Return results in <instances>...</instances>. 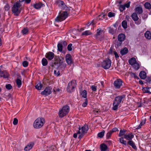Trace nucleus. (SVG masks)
<instances>
[{"label":"nucleus","instance_id":"nucleus-28","mask_svg":"<svg viewBox=\"0 0 151 151\" xmlns=\"http://www.w3.org/2000/svg\"><path fill=\"white\" fill-rule=\"evenodd\" d=\"M118 141L122 144L124 145L125 146L127 145V142L126 141L124 140V138L123 137H121L119 138V139Z\"/></svg>","mask_w":151,"mask_h":151},{"label":"nucleus","instance_id":"nucleus-6","mask_svg":"<svg viewBox=\"0 0 151 151\" xmlns=\"http://www.w3.org/2000/svg\"><path fill=\"white\" fill-rule=\"evenodd\" d=\"M76 83L75 81H72L68 84L67 90L68 92L71 93L74 91V88L76 87Z\"/></svg>","mask_w":151,"mask_h":151},{"label":"nucleus","instance_id":"nucleus-49","mask_svg":"<svg viewBox=\"0 0 151 151\" xmlns=\"http://www.w3.org/2000/svg\"><path fill=\"white\" fill-rule=\"evenodd\" d=\"M22 64L24 67H26L28 66V63L27 61H24L23 62Z\"/></svg>","mask_w":151,"mask_h":151},{"label":"nucleus","instance_id":"nucleus-42","mask_svg":"<svg viewBox=\"0 0 151 151\" xmlns=\"http://www.w3.org/2000/svg\"><path fill=\"white\" fill-rule=\"evenodd\" d=\"M82 96L84 98H86L87 96V93L86 90H84L81 94Z\"/></svg>","mask_w":151,"mask_h":151},{"label":"nucleus","instance_id":"nucleus-45","mask_svg":"<svg viewBox=\"0 0 151 151\" xmlns=\"http://www.w3.org/2000/svg\"><path fill=\"white\" fill-rule=\"evenodd\" d=\"M130 74L132 77H133L135 79H139L138 77L135 74V73H131Z\"/></svg>","mask_w":151,"mask_h":151},{"label":"nucleus","instance_id":"nucleus-30","mask_svg":"<svg viewBox=\"0 0 151 151\" xmlns=\"http://www.w3.org/2000/svg\"><path fill=\"white\" fill-rule=\"evenodd\" d=\"M151 88L148 87V88H143V91L144 93H148L150 94L151 93V92L150 91L149 89H151Z\"/></svg>","mask_w":151,"mask_h":151},{"label":"nucleus","instance_id":"nucleus-5","mask_svg":"<svg viewBox=\"0 0 151 151\" xmlns=\"http://www.w3.org/2000/svg\"><path fill=\"white\" fill-rule=\"evenodd\" d=\"M20 4L19 3H16L14 5L12 8V12L16 16H18L21 10L19 9Z\"/></svg>","mask_w":151,"mask_h":151},{"label":"nucleus","instance_id":"nucleus-60","mask_svg":"<svg viewBox=\"0 0 151 151\" xmlns=\"http://www.w3.org/2000/svg\"><path fill=\"white\" fill-rule=\"evenodd\" d=\"M118 130L117 128L115 127L113 128L111 130V131L112 132V133L113 132H115L116 131H118Z\"/></svg>","mask_w":151,"mask_h":151},{"label":"nucleus","instance_id":"nucleus-41","mask_svg":"<svg viewBox=\"0 0 151 151\" xmlns=\"http://www.w3.org/2000/svg\"><path fill=\"white\" fill-rule=\"evenodd\" d=\"M66 66V64L65 63H62L60 65V68L63 70H64Z\"/></svg>","mask_w":151,"mask_h":151},{"label":"nucleus","instance_id":"nucleus-24","mask_svg":"<svg viewBox=\"0 0 151 151\" xmlns=\"http://www.w3.org/2000/svg\"><path fill=\"white\" fill-rule=\"evenodd\" d=\"M145 37L148 40H150L151 39V33L149 31H147L145 34Z\"/></svg>","mask_w":151,"mask_h":151},{"label":"nucleus","instance_id":"nucleus-12","mask_svg":"<svg viewBox=\"0 0 151 151\" xmlns=\"http://www.w3.org/2000/svg\"><path fill=\"white\" fill-rule=\"evenodd\" d=\"M51 88L50 87L46 88L45 90L41 92V94L43 95L47 96L51 93Z\"/></svg>","mask_w":151,"mask_h":151},{"label":"nucleus","instance_id":"nucleus-61","mask_svg":"<svg viewBox=\"0 0 151 151\" xmlns=\"http://www.w3.org/2000/svg\"><path fill=\"white\" fill-rule=\"evenodd\" d=\"M114 55H115V58H118L119 57V56L118 55V54H117V52L116 51H114Z\"/></svg>","mask_w":151,"mask_h":151},{"label":"nucleus","instance_id":"nucleus-47","mask_svg":"<svg viewBox=\"0 0 151 151\" xmlns=\"http://www.w3.org/2000/svg\"><path fill=\"white\" fill-rule=\"evenodd\" d=\"M122 41H119L117 42L115 44V46L118 47L120 46L122 44Z\"/></svg>","mask_w":151,"mask_h":151},{"label":"nucleus","instance_id":"nucleus-7","mask_svg":"<svg viewBox=\"0 0 151 151\" xmlns=\"http://www.w3.org/2000/svg\"><path fill=\"white\" fill-rule=\"evenodd\" d=\"M111 65V61L109 59L104 60L101 64V67L105 69L110 68Z\"/></svg>","mask_w":151,"mask_h":151},{"label":"nucleus","instance_id":"nucleus-15","mask_svg":"<svg viewBox=\"0 0 151 151\" xmlns=\"http://www.w3.org/2000/svg\"><path fill=\"white\" fill-rule=\"evenodd\" d=\"M134 137V135L132 133H130L128 134H125L124 135V138L129 140H131Z\"/></svg>","mask_w":151,"mask_h":151},{"label":"nucleus","instance_id":"nucleus-14","mask_svg":"<svg viewBox=\"0 0 151 151\" xmlns=\"http://www.w3.org/2000/svg\"><path fill=\"white\" fill-rule=\"evenodd\" d=\"M54 56V54L52 52H49L46 53V57L47 58L48 60H51L53 58Z\"/></svg>","mask_w":151,"mask_h":151},{"label":"nucleus","instance_id":"nucleus-13","mask_svg":"<svg viewBox=\"0 0 151 151\" xmlns=\"http://www.w3.org/2000/svg\"><path fill=\"white\" fill-rule=\"evenodd\" d=\"M65 60L66 63L69 65H71L73 63L72 56L70 54H67L66 55Z\"/></svg>","mask_w":151,"mask_h":151},{"label":"nucleus","instance_id":"nucleus-43","mask_svg":"<svg viewBox=\"0 0 151 151\" xmlns=\"http://www.w3.org/2000/svg\"><path fill=\"white\" fill-rule=\"evenodd\" d=\"M112 133H113L111 130L108 132L106 135L107 139H109Z\"/></svg>","mask_w":151,"mask_h":151},{"label":"nucleus","instance_id":"nucleus-33","mask_svg":"<svg viewBox=\"0 0 151 151\" xmlns=\"http://www.w3.org/2000/svg\"><path fill=\"white\" fill-rule=\"evenodd\" d=\"M144 6L147 9H151V5L149 2H146L144 4Z\"/></svg>","mask_w":151,"mask_h":151},{"label":"nucleus","instance_id":"nucleus-55","mask_svg":"<svg viewBox=\"0 0 151 151\" xmlns=\"http://www.w3.org/2000/svg\"><path fill=\"white\" fill-rule=\"evenodd\" d=\"M97 87L94 86H92L91 87V88L93 91H96L97 89Z\"/></svg>","mask_w":151,"mask_h":151},{"label":"nucleus","instance_id":"nucleus-18","mask_svg":"<svg viewBox=\"0 0 151 151\" xmlns=\"http://www.w3.org/2000/svg\"><path fill=\"white\" fill-rule=\"evenodd\" d=\"M33 143L30 142L24 148L25 150L27 151L31 149L33 146Z\"/></svg>","mask_w":151,"mask_h":151},{"label":"nucleus","instance_id":"nucleus-32","mask_svg":"<svg viewBox=\"0 0 151 151\" xmlns=\"http://www.w3.org/2000/svg\"><path fill=\"white\" fill-rule=\"evenodd\" d=\"M16 83L18 88H19L22 85V81L19 78H17L16 81Z\"/></svg>","mask_w":151,"mask_h":151},{"label":"nucleus","instance_id":"nucleus-34","mask_svg":"<svg viewBox=\"0 0 151 151\" xmlns=\"http://www.w3.org/2000/svg\"><path fill=\"white\" fill-rule=\"evenodd\" d=\"M42 86V85L40 83H39L35 86V87L37 89L40 90L41 89Z\"/></svg>","mask_w":151,"mask_h":151},{"label":"nucleus","instance_id":"nucleus-23","mask_svg":"<svg viewBox=\"0 0 151 151\" xmlns=\"http://www.w3.org/2000/svg\"><path fill=\"white\" fill-rule=\"evenodd\" d=\"M139 76L142 79H144L146 77V73L144 71H141L139 74Z\"/></svg>","mask_w":151,"mask_h":151},{"label":"nucleus","instance_id":"nucleus-35","mask_svg":"<svg viewBox=\"0 0 151 151\" xmlns=\"http://www.w3.org/2000/svg\"><path fill=\"white\" fill-rule=\"evenodd\" d=\"M91 33L89 31L87 30L83 32L82 34V35L87 36L91 35Z\"/></svg>","mask_w":151,"mask_h":151},{"label":"nucleus","instance_id":"nucleus-2","mask_svg":"<svg viewBox=\"0 0 151 151\" xmlns=\"http://www.w3.org/2000/svg\"><path fill=\"white\" fill-rule=\"evenodd\" d=\"M45 122L44 118L39 117L33 123V126L34 128L38 129L41 128Z\"/></svg>","mask_w":151,"mask_h":151},{"label":"nucleus","instance_id":"nucleus-25","mask_svg":"<svg viewBox=\"0 0 151 151\" xmlns=\"http://www.w3.org/2000/svg\"><path fill=\"white\" fill-rule=\"evenodd\" d=\"M100 146L101 151H105L107 149V147L105 144H101Z\"/></svg>","mask_w":151,"mask_h":151},{"label":"nucleus","instance_id":"nucleus-27","mask_svg":"<svg viewBox=\"0 0 151 151\" xmlns=\"http://www.w3.org/2000/svg\"><path fill=\"white\" fill-rule=\"evenodd\" d=\"M109 32L112 35H114L116 32V30L111 27H108Z\"/></svg>","mask_w":151,"mask_h":151},{"label":"nucleus","instance_id":"nucleus-36","mask_svg":"<svg viewBox=\"0 0 151 151\" xmlns=\"http://www.w3.org/2000/svg\"><path fill=\"white\" fill-rule=\"evenodd\" d=\"M42 65L44 66H46L47 64V61L45 58H43L42 60Z\"/></svg>","mask_w":151,"mask_h":151},{"label":"nucleus","instance_id":"nucleus-52","mask_svg":"<svg viewBox=\"0 0 151 151\" xmlns=\"http://www.w3.org/2000/svg\"><path fill=\"white\" fill-rule=\"evenodd\" d=\"M18 120L16 118H14V121H13V124H14V125H17L18 123Z\"/></svg>","mask_w":151,"mask_h":151},{"label":"nucleus","instance_id":"nucleus-56","mask_svg":"<svg viewBox=\"0 0 151 151\" xmlns=\"http://www.w3.org/2000/svg\"><path fill=\"white\" fill-rule=\"evenodd\" d=\"M54 74L55 75H56L57 76H58L60 75V73L59 71H58L57 72L56 70H54Z\"/></svg>","mask_w":151,"mask_h":151},{"label":"nucleus","instance_id":"nucleus-4","mask_svg":"<svg viewBox=\"0 0 151 151\" xmlns=\"http://www.w3.org/2000/svg\"><path fill=\"white\" fill-rule=\"evenodd\" d=\"M68 14L67 12L64 11L60 13L59 15L55 19L56 22H59L65 20L67 17Z\"/></svg>","mask_w":151,"mask_h":151},{"label":"nucleus","instance_id":"nucleus-63","mask_svg":"<svg viewBox=\"0 0 151 151\" xmlns=\"http://www.w3.org/2000/svg\"><path fill=\"white\" fill-rule=\"evenodd\" d=\"M146 80L147 82L150 83L151 81L150 78V77H148L147 78Z\"/></svg>","mask_w":151,"mask_h":151},{"label":"nucleus","instance_id":"nucleus-40","mask_svg":"<svg viewBox=\"0 0 151 151\" xmlns=\"http://www.w3.org/2000/svg\"><path fill=\"white\" fill-rule=\"evenodd\" d=\"M126 132L125 130H122L120 131L118 135L119 137H121L124 135H125V134Z\"/></svg>","mask_w":151,"mask_h":151},{"label":"nucleus","instance_id":"nucleus-19","mask_svg":"<svg viewBox=\"0 0 151 151\" xmlns=\"http://www.w3.org/2000/svg\"><path fill=\"white\" fill-rule=\"evenodd\" d=\"M58 6L64 9L65 5L63 1L58 0L56 2Z\"/></svg>","mask_w":151,"mask_h":151},{"label":"nucleus","instance_id":"nucleus-48","mask_svg":"<svg viewBox=\"0 0 151 151\" xmlns=\"http://www.w3.org/2000/svg\"><path fill=\"white\" fill-rule=\"evenodd\" d=\"M104 131H102V132H101L99 133L98 134V137L100 138L102 137L104 135Z\"/></svg>","mask_w":151,"mask_h":151},{"label":"nucleus","instance_id":"nucleus-59","mask_svg":"<svg viewBox=\"0 0 151 151\" xmlns=\"http://www.w3.org/2000/svg\"><path fill=\"white\" fill-rule=\"evenodd\" d=\"M10 6H9L8 4H6L4 6V8L5 10L8 11L9 9Z\"/></svg>","mask_w":151,"mask_h":151},{"label":"nucleus","instance_id":"nucleus-1","mask_svg":"<svg viewBox=\"0 0 151 151\" xmlns=\"http://www.w3.org/2000/svg\"><path fill=\"white\" fill-rule=\"evenodd\" d=\"M125 97V95H123L116 97L113 103V109L116 110L118 109V106L121 103L123 99Z\"/></svg>","mask_w":151,"mask_h":151},{"label":"nucleus","instance_id":"nucleus-26","mask_svg":"<svg viewBox=\"0 0 151 151\" xmlns=\"http://www.w3.org/2000/svg\"><path fill=\"white\" fill-rule=\"evenodd\" d=\"M128 51V50L127 48L126 47H124L123 49L121 50L120 53L122 55H123L127 54Z\"/></svg>","mask_w":151,"mask_h":151},{"label":"nucleus","instance_id":"nucleus-31","mask_svg":"<svg viewBox=\"0 0 151 151\" xmlns=\"http://www.w3.org/2000/svg\"><path fill=\"white\" fill-rule=\"evenodd\" d=\"M122 25L124 28L126 29L127 27V21L126 20L123 21L122 23Z\"/></svg>","mask_w":151,"mask_h":151},{"label":"nucleus","instance_id":"nucleus-16","mask_svg":"<svg viewBox=\"0 0 151 151\" xmlns=\"http://www.w3.org/2000/svg\"><path fill=\"white\" fill-rule=\"evenodd\" d=\"M135 13L138 14H141L143 12V10L141 6H139L136 7L135 9Z\"/></svg>","mask_w":151,"mask_h":151},{"label":"nucleus","instance_id":"nucleus-11","mask_svg":"<svg viewBox=\"0 0 151 151\" xmlns=\"http://www.w3.org/2000/svg\"><path fill=\"white\" fill-rule=\"evenodd\" d=\"M97 33L94 36L95 37L97 40L101 41L102 39L103 38V37H102L101 38H100L99 36L100 35L101 33L103 32V31L101 30L100 28H99L97 29Z\"/></svg>","mask_w":151,"mask_h":151},{"label":"nucleus","instance_id":"nucleus-46","mask_svg":"<svg viewBox=\"0 0 151 151\" xmlns=\"http://www.w3.org/2000/svg\"><path fill=\"white\" fill-rule=\"evenodd\" d=\"M125 9V6L124 5H120L119 6V10L120 11L122 12L124 11Z\"/></svg>","mask_w":151,"mask_h":151},{"label":"nucleus","instance_id":"nucleus-58","mask_svg":"<svg viewBox=\"0 0 151 151\" xmlns=\"http://www.w3.org/2000/svg\"><path fill=\"white\" fill-rule=\"evenodd\" d=\"M93 113L95 114L96 115L98 114L99 112V110L97 109H94L93 111Z\"/></svg>","mask_w":151,"mask_h":151},{"label":"nucleus","instance_id":"nucleus-21","mask_svg":"<svg viewBox=\"0 0 151 151\" xmlns=\"http://www.w3.org/2000/svg\"><path fill=\"white\" fill-rule=\"evenodd\" d=\"M128 62L130 65H133L137 62L135 58L132 57L129 60Z\"/></svg>","mask_w":151,"mask_h":151},{"label":"nucleus","instance_id":"nucleus-38","mask_svg":"<svg viewBox=\"0 0 151 151\" xmlns=\"http://www.w3.org/2000/svg\"><path fill=\"white\" fill-rule=\"evenodd\" d=\"M133 65V67L136 70H138L139 68L140 65L139 63L137 62Z\"/></svg>","mask_w":151,"mask_h":151},{"label":"nucleus","instance_id":"nucleus-3","mask_svg":"<svg viewBox=\"0 0 151 151\" xmlns=\"http://www.w3.org/2000/svg\"><path fill=\"white\" fill-rule=\"evenodd\" d=\"M69 106L67 105L64 106L61 109L59 110L58 115L60 117L62 118L68 114L69 111Z\"/></svg>","mask_w":151,"mask_h":151},{"label":"nucleus","instance_id":"nucleus-8","mask_svg":"<svg viewBox=\"0 0 151 151\" xmlns=\"http://www.w3.org/2000/svg\"><path fill=\"white\" fill-rule=\"evenodd\" d=\"M81 129V133L79 135L78 138L80 139L82 137L87 133L88 129V126L85 125L83 127H82L81 129L80 128L79 129Z\"/></svg>","mask_w":151,"mask_h":151},{"label":"nucleus","instance_id":"nucleus-20","mask_svg":"<svg viewBox=\"0 0 151 151\" xmlns=\"http://www.w3.org/2000/svg\"><path fill=\"white\" fill-rule=\"evenodd\" d=\"M132 19L134 21H137L139 19L137 14L136 13H133L131 16Z\"/></svg>","mask_w":151,"mask_h":151},{"label":"nucleus","instance_id":"nucleus-62","mask_svg":"<svg viewBox=\"0 0 151 151\" xmlns=\"http://www.w3.org/2000/svg\"><path fill=\"white\" fill-rule=\"evenodd\" d=\"M126 19H127L128 21L131 20V19L130 18L129 16L128 15H126Z\"/></svg>","mask_w":151,"mask_h":151},{"label":"nucleus","instance_id":"nucleus-44","mask_svg":"<svg viewBox=\"0 0 151 151\" xmlns=\"http://www.w3.org/2000/svg\"><path fill=\"white\" fill-rule=\"evenodd\" d=\"M80 130H81V129L80 128V129H79V130H78V132H77V133H76L73 134V136L74 138H77V134H80V133H81Z\"/></svg>","mask_w":151,"mask_h":151},{"label":"nucleus","instance_id":"nucleus-9","mask_svg":"<svg viewBox=\"0 0 151 151\" xmlns=\"http://www.w3.org/2000/svg\"><path fill=\"white\" fill-rule=\"evenodd\" d=\"M122 81L120 79H117L114 83V87L116 89H119L122 84Z\"/></svg>","mask_w":151,"mask_h":151},{"label":"nucleus","instance_id":"nucleus-57","mask_svg":"<svg viewBox=\"0 0 151 151\" xmlns=\"http://www.w3.org/2000/svg\"><path fill=\"white\" fill-rule=\"evenodd\" d=\"M53 91L54 92L56 93L58 92H59L60 90L59 88H54L53 89Z\"/></svg>","mask_w":151,"mask_h":151},{"label":"nucleus","instance_id":"nucleus-10","mask_svg":"<svg viewBox=\"0 0 151 151\" xmlns=\"http://www.w3.org/2000/svg\"><path fill=\"white\" fill-rule=\"evenodd\" d=\"M1 67H0V77L4 78H8L9 74L6 70H2Z\"/></svg>","mask_w":151,"mask_h":151},{"label":"nucleus","instance_id":"nucleus-17","mask_svg":"<svg viewBox=\"0 0 151 151\" xmlns=\"http://www.w3.org/2000/svg\"><path fill=\"white\" fill-rule=\"evenodd\" d=\"M125 36L124 34L121 33L118 35V39L119 41L122 42L125 40Z\"/></svg>","mask_w":151,"mask_h":151},{"label":"nucleus","instance_id":"nucleus-54","mask_svg":"<svg viewBox=\"0 0 151 151\" xmlns=\"http://www.w3.org/2000/svg\"><path fill=\"white\" fill-rule=\"evenodd\" d=\"M72 44L70 43V44L68 46V50L70 51L72 50V48L71 47L72 46Z\"/></svg>","mask_w":151,"mask_h":151},{"label":"nucleus","instance_id":"nucleus-29","mask_svg":"<svg viewBox=\"0 0 151 151\" xmlns=\"http://www.w3.org/2000/svg\"><path fill=\"white\" fill-rule=\"evenodd\" d=\"M42 4L41 3H37L34 5V7L37 9H38L41 8Z\"/></svg>","mask_w":151,"mask_h":151},{"label":"nucleus","instance_id":"nucleus-51","mask_svg":"<svg viewBox=\"0 0 151 151\" xmlns=\"http://www.w3.org/2000/svg\"><path fill=\"white\" fill-rule=\"evenodd\" d=\"M88 104V101L87 99H86L85 100V101L82 104V106L83 107H86Z\"/></svg>","mask_w":151,"mask_h":151},{"label":"nucleus","instance_id":"nucleus-22","mask_svg":"<svg viewBox=\"0 0 151 151\" xmlns=\"http://www.w3.org/2000/svg\"><path fill=\"white\" fill-rule=\"evenodd\" d=\"M128 144L131 146L134 149L137 150V147L134 142L132 140L129 141L127 142Z\"/></svg>","mask_w":151,"mask_h":151},{"label":"nucleus","instance_id":"nucleus-53","mask_svg":"<svg viewBox=\"0 0 151 151\" xmlns=\"http://www.w3.org/2000/svg\"><path fill=\"white\" fill-rule=\"evenodd\" d=\"M115 15V14L114 13H112L111 12H109L108 13V16L109 17H112L114 16Z\"/></svg>","mask_w":151,"mask_h":151},{"label":"nucleus","instance_id":"nucleus-64","mask_svg":"<svg viewBox=\"0 0 151 151\" xmlns=\"http://www.w3.org/2000/svg\"><path fill=\"white\" fill-rule=\"evenodd\" d=\"M124 5L125 6V7H126L128 8L129 6V3L126 4Z\"/></svg>","mask_w":151,"mask_h":151},{"label":"nucleus","instance_id":"nucleus-50","mask_svg":"<svg viewBox=\"0 0 151 151\" xmlns=\"http://www.w3.org/2000/svg\"><path fill=\"white\" fill-rule=\"evenodd\" d=\"M6 88L8 90H10L12 88V87L11 85L10 84H8L6 85Z\"/></svg>","mask_w":151,"mask_h":151},{"label":"nucleus","instance_id":"nucleus-39","mask_svg":"<svg viewBox=\"0 0 151 151\" xmlns=\"http://www.w3.org/2000/svg\"><path fill=\"white\" fill-rule=\"evenodd\" d=\"M58 50L60 52L62 51L63 46L62 44L60 43H58L57 45Z\"/></svg>","mask_w":151,"mask_h":151},{"label":"nucleus","instance_id":"nucleus-37","mask_svg":"<svg viewBox=\"0 0 151 151\" xmlns=\"http://www.w3.org/2000/svg\"><path fill=\"white\" fill-rule=\"evenodd\" d=\"M28 29L27 28H24L22 31V33L23 35H27L28 32Z\"/></svg>","mask_w":151,"mask_h":151}]
</instances>
